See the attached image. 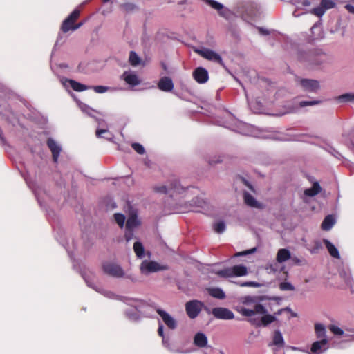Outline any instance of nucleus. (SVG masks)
I'll use <instances>...</instances> for the list:
<instances>
[{"label": "nucleus", "instance_id": "obj_35", "mask_svg": "<svg viewBox=\"0 0 354 354\" xmlns=\"http://www.w3.org/2000/svg\"><path fill=\"white\" fill-rule=\"evenodd\" d=\"M129 62L133 66H137L140 63V58L134 51H131L129 53Z\"/></svg>", "mask_w": 354, "mask_h": 354}, {"label": "nucleus", "instance_id": "obj_42", "mask_svg": "<svg viewBox=\"0 0 354 354\" xmlns=\"http://www.w3.org/2000/svg\"><path fill=\"white\" fill-rule=\"evenodd\" d=\"M131 147L138 154L142 155L145 152V150L143 146L142 145H140V143H137V142L133 143L131 145Z\"/></svg>", "mask_w": 354, "mask_h": 354}, {"label": "nucleus", "instance_id": "obj_59", "mask_svg": "<svg viewBox=\"0 0 354 354\" xmlns=\"http://www.w3.org/2000/svg\"><path fill=\"white\" fill-rule=\"evenodd\" d=\"M321 101L313 100H311V106L318 104Z\"/></svg>", "mask_w": 354, "mask_h": 354}, {"label": "nucleus", "instance_id": "obj_8", "mask_svg": "<svg viewBox=\"0 0 354 354\" xmlns=\"http://www.w3.org/2000/svg\"><path fill=\"white\" fill-rule=\"evenodd\" d=\"M204 306V304L199 300H192L185 304V310L190 319H194L198 316Z\"/></svg>", "mask_w": 354, "mask_h": 354}, {"label": "nucleus", "instance_id": "obj_39", "mask_svg": "<svg viewBox=\"0 0 354 354\" xmlns=\"http://www.w3.org/2000/svg\"><path fill=\"white\" fill-rule=\"evenodd\" d=\"M243 304L250 305V304H257V297L252 296H245L241 297V299Z\"/></svg>", "mask_w": 354, "mask_h": 354}, {"label": "nucleus", "instance_id": "obj_5", "mask_svg": "<svg viewBox=\"0 0 354 354\" xmlns=\"http://www.w3.org/2000/svg\"><path fill=\"white\" fill-rule=\"evenodd\" d=\"M248 274V268L243 265H236L217 271L216 274L221 277H243Z\"/></svg>", "mask_w": 354, "mask_h": 354}, {"label": "nucleus", "instance_id": "obj_11", "mask_svg": "<svg viewBox=\"0 0 354 354\" xmlns=\"http://www.w3.org/2000/svg\"><path fill=\"white\" fill-rule=\"evenodd\" d=\"M239 12L245 20H248L257 17L258 9L254 3L248 2L239 8Z\"/></svg>", "mask_w": 354, "mask_h": 354}, {"label": "nucleus", "instance_id": "obj_24", "mask_svg": "<svg viewBox=\"0 0 354 354\" xmlns=\"http://www.w3.org/2000/svg\"><path fill=\"white\" fill-rule=\"evenodd\" d=\"M336 223V219L332 214L327 215L322 223L321 227L324 231L330 230Z\"/></svg>", "mask_w": 354, "mask_h": 354}, {"label": "nucleus", "instance_id": "obj_56", "mask_svg": "<svg viewBox=\"0 0 354 354\" xmlns=\"http://www.w3.org/2000/svg\"><path fill=\"white\" fill-rule=\"evenodd\" d=\"M290 259L295 264H298L300 262V260L298 259L297 257H291V259Z\"/></svg>", "mask_w": 354, "mask_h": 354}, {"label": "nucleus", "instance_id": "obj_23", "mask_svg": "<svg viewBox=\"0 0 354 354\" xmlns=\"http://www.w3.org/2000/svg\"><path fill=\"white\" fill-rule=\"evenodd\" d=\"M323 243L332 257L337 259H340L339 250L332 242L326 239H324Z\"/></svg>", "mask_w": 354, "mask_h": 354}, {"label": "nucleus", "instance_id": "obj_44", "mask_svg": "<svg viewBox=\"0 0 354 354\" xmlns=\"http://www.w3.org/2000/svg\"><path fill=\"white\" fill-rule=\"evenodd\" d=\"M320 88L319 82L317 80H311V93L316 92Z\"/></svg>", "mask_w": 354, "mask_h": 354}, {"label": "nucleus", "instance_id": "obj_61", "mask_svg": "<svg viewBox=\"0 0 354 354\" xmlns=\"http://www.w3.org/2000/svg\"><path fill=\"white\" fill-rule=\"evenodd\" d=\"M312 139H313V136H311V142H310V144H311V145H317V143H316L315 141L312 140Z\"/></svg>", "mask_w": 354, "mask_h": 354}, {"label": "nucleus", "instance_id": "obj_32", "mask_svg": "<svg viewBox=\"0 0 354 354\" xmlns=\"http://www.w3.org/2000/svg\"><path fill=\"white\" fill-rule=\"evenodd\" d=\"M273 344L279 348H282L284 346L283 338L281 332L279 330H276L274 333Z\"/></svg>", "mask_w": 354, "mask_h": 354}, {"label": "nucleus", "instance_id": "obj_45", "mask_svg": "<svg viewBox=\"0 0 354 354\" xmlns=\"http://www.w3.org/2000/svg\"><path fill=\"white\" fill-rule=\"evenodd\" d=\"M240 286H242V287L247 286V287L257 288V287L260 286V284L259 283H257V282H255V281H247V282H244V283H241Z\"/></svg>", "mask_w": 354, "mask_h": 354}, {"label": "nucleus", "instance_id": "obj_19", "mask_svg": "<svg viewBox=\"0 0 354 354\" xmlns=\"http://www.w3.org/2000/svg\"><path fill=\"white\" fill-rule=\"evenodd\" d=\"M243 200L244 203L250 207H254L259 209H263L265 208L264 204L258 202L252 195L247 192L243 193Z\"/></svg>", "mask_w": 354, "mask_h": 354}, {"label": "nucleus", "instance_id": "obj_3", "mask_svg": "<svg viewBox=\"0 0 354 354\" xmlns=\"http://www.w3.org/2000/svg\"><path fill=\"white\" fill-rule=\"evenodd\" d=\"M328 328L333 335L329 339L331 348L344 349L349 346L351 342L354 341V333L348 329L343 330L335 324H330Z\"/></svg>", "mask_w": 354, "mask_h": 354}, {"label": "nucleus", "instance_id": "obj_15", "mask_svg": "<svg viewBox=\"0 0 354 354\" xmlns=\"http://www.w3.org/2000/svg\"><path fill=\"white\" fill-rule=\"evenodd\" d=\"M296 3V8L293 12L295 17H300L304 14H307L309 11L308 7L310 2L308 0H295Z\"/></svg>", "mask_w": 354, "mask_h": 354}, {"label": "nucleus", "instance_id": "obj_37", "mask_svg": "<svg viewBox=\"0 0 354 354\" xmlns=\"http://www.w3.org/2000/svg\"><path fill=\"white\" fill-rule=\"evenodd\" d=\"M327 152H328L330 154L335 157L336 158L341 160L343 157L342 154L337 151L336 149H335L333 147L326 145L324 147H322Z\"/></svg>", "mask_w": 354, "mask_h": 354}, {"label": "nucleus", "instance_id": "obj_17", "mask_svg": "<svg viewBox=\"0 0 354 354\" xmlns=\"http://www.w3.org/2000/svg\"><path fill=\"white\" fill-rule=\"evenodd\" d=\"M199 55H201L203 57L210 60L214 61L215 62H217L221 65H223V60L221 57L215 53L214 51L210 50V49H203L201 50H199L198 52Z\"/></svg>", "mask_w": 354, "mask_h": 354}, {"label": "nucleus", "instance_id": "obj_16", "mask_svg": "<svg viewBox=\"0 0 354 354\" xmlns=\"http://www.w3.org/2000/svg\"><path fill=\"white\" fill-rule=\"evenodd\" d=\"M156 312L169 329L174 330L176 328V320L169 313L160 308L156 309Z\"/></svg>", "mask_w": 354, "mask_h": 354}, {"label": "nucleus", "instance_id": "obj_46", "mask_svg": "<svg viewBox=\"0 0 354 354\" xmlns=\"http://www.w3.org/2000/svg\"><path fill=\"white\" fill-rule=\"evenodd\" d=\"M95 92L98 93H103L108 90V87L104 86H95L93 87Z\"/></svg>", "mask_w": 354, "mask_h": 354}, {"label": "nucleus", "instance_id": "obj_47", "mask_svg": "<svg viewBox=\"0 0 354 354\" xmlns=\"http://www.w3.org/2000/svg\"><path fill=\"white\" fill-rule=\"evenodd\" d=\"M133 229H127L126 228L124 238L127 242L129 241L133 236Z\"/></svg>", "mask_w": 354, "mask_h": 354}, {"label": "nucleus", "instance_id": "obj_50", "mask_svg": "<svg viewBox=\"0 0 354 354\" xmlns=\"http://www.w3.org/2000/svg\"><path fill=\"white\" fill-rule=\"evenodd\" d=\"M310 136L308 134L299 135L297 140L302 142H308Z\"/></svg>", "mask_w": 354, "mask_h": 354}, {"label": "nucleus", "instance_id": "obj_33", "mask_svg": "<svg viewBox=\"0 0 354 354\" xmlns=\"http://www.w3.org/2000/svg\"><path fill=\"white\" fill-rule=\"evenodd\" d=\"M133 250L136 256L138 258H142L144 257L145 249L142 244L140 242L136 241L134 243Z\"/></svg>", "mask_w": 354, "mask_h": 354}, {"label": "nucleus", "instance_id": "obj_64", "mask_svg": "<svg viewBox=\"0 0 354 354\" xmlns=\"http://www.w3.org/2000/svg\"><path fill=\"white\" fill-rule=\"evenodd\" d=\"M351 6H347V7H348V10H349V11H351V9H352V8H351Z\"/></svg>", "mask_w": 354, "mask_h": 354}, {"label": "nucleus", "instance_id": "obj_13", "mask_svg": "<svg viewBox=\"0 0 354 354\" xmlns=\"http://www.w3.org/2000/svg\"><path fill=\"white\" fill-rule=\"evenodd\" d=\"M104 272L114 277H122L124 274L122 268L114 263L106 262L102 266Z\"/></svg>", "mask_w": 354, "mask_h": 354}, {"label": "nucleus", "instance_id": "obj_52", "mask_svg": "<svg viewBox=\"0 0 354 354\" xmlns=\"http://www.w3.org/2000/svg\"><path fill=\"white\" fill-rule=\"evenodd\" d=\"M158 333L159 336L164 337V331H163V326L161 324H159L158 328Z\"/></svg>", "mask_w": 354, "mask_h": 354}, {"label": "nucleus", "instance_id": "obj_40", "mask_svg": "<svg viewBox=\"0 0 354 354\" xmlns=\"http://www.w3.org/2000/svg\"><path fill=\"white\" fill-rule=\"evenodd\" d=\"M214 230L217 233H222L225 230V225L224 222L220 221L214 224Z\"/></svg>", "mask_w": 354, "mask_h": 354}, {"label": "nucleus", "instance_id": "obj_43", "mask_svg": "<svg viewBox=\"0 0 354 354\" xmlns=\"http://www.w3.org/2000/svg\"><path fill=\"white\" fill-rule=\"evenodd\" d=\"M279 288L281 290H283V291L293 290L294 286L288 282H282L279 285Z\"/></svg>", "mask_w": 354, "mask_h": 354}, {"label": "nucleus", "instance_id": "obj_58", "mask_svg": "<svg viewBox=\"0 0 354 354\" xmlns=\"http://www.w3.org/2000/svg\"><path fill=\"white\" fill-rule=\"evenodd\" d=\"M304 194L306 196H310V188L305 189Z\"/></svg>", "mask_w": 354, "mask_h": 354}, {"label": "nucleus", "instance_id": "obj_54", "mask_svg": "<svg viewBox=\"0 0 354 354\" xmlns=\"http://www.w3.org/2000/svg\"><path fill=\"white\" fill-rule=\"evenodd\" d=\"M106 131H107V130H105V129H97L96 136L97 137H101L102 134Z\"/></svg>", "mask_w": 354, "mask_h": 354}, {"label": "nucleus", "instance_id": "obj_22", "mask_svg": "<svg viewBox=\"0 0 354 354\" xmlns=\"http://www.w3.org/2000/svg\"><path fill=\"white\" fill-rule=\"evenodd\" d=\"M47 145L52 153L53 161L57 162L61 152L60 147L58 146L56 142L52 138L47 140Z\"/></svg>", "mask_w": 354, "mask_h": 354}, {"label": "nucleus", "instance_id": "obj_9", "mask_svg": "<svg viewBox=\"0 0 354 354\" xmlns=\"http://www.w3.org/2000/svg\"><path fill=\"white\" fill-rule=\"evenodd\" d=\"M80 11L78 9H75L62 22L61 26V30L64 33H66L70 30H73L75 23L79 18Z\"/></svg>", "mask_w": 354, "mask_h": 354}, {"label": "nucleus", "instance_id": "obj_31", "mask_svg": "<svg viewBox=\"0 0 354 354\" xmlns=\"http://www.w3.org/2000/svg\"><path fill=\"white\" fill-rule=\"evenodd\" d=\"M140 225V222L138 220L136 214H131L126 222L127 229H134Z\"/></svg>", "mask_w": 354, "mask_h": 354}, {"label": "nucleus", "instance_id": "obj_62", "mask_svg": "<svg viewBox=\"0 0 354 354\" xmlns=\"http://www.w3.org/2000/svg\"><path fill=\"white\" fill-rule=\"evenodd\" d=\"M315 244L317 245V247L318 248L319 246H321V243L318 241L315 242Z\"/></svg>", "mask_w": 354, "mask_h": 354}, {"label": "nucleus", "instance_id": "obj_53", "mask_svg": "<svg viewBox=\"0 0 354 354\" xmlns=\"http://www.w3.org/2000/svg\"><path fill=\"white\" fill-rule=\"evenodd\" d=\"M299 105L300 108L310 106V101H300L299 102Z\"/></svg>", "mask_w": 354, "mask_h": 354}, {"label": "nucleus", "instance_id": "obj_20", "mask_svg": "<svg viewBox=\"0 0 354 354\" xmlns=\"http://www.w3.org/2000/svg\"><path fill=\"white\" fill-rule=\"evenodd\" d=\"M158 88L164 92H170L174 88V83L169 77H163L158 83Z\"/></svg>", "mask_w": 354, "mask_h": 354}, {"label": "nucleus", "instance_id": "obj_10", "mask_svg": "<svg viewBox=\"0 0 354 354\" xmlns=\"http://www.w3.org/2000/svg\"><path fill=\"white\" fill-rule=\"evenodd\" d=\"M331 348L329 339H319L311 344V354H324Z\"/></svg>", "mask_w": 354, "mask_h": 354}, {"label": "nucleus", "instance_id": "obj_28", "mask_svg": "<svg viewBox=\"0 0 354 354\" xmlns=\"http://www.w3.org/2000/svg\"><path fill=\"white\" fill-rule=\"evenodd\" d=\"M208 294L214 298L223 299L225 298V294L220 288H207Z\"/></svg>", "mask_w": 354, "mask_h": 354}, {"label": "nucleus", "instance_id": "obj_4", "mask_svg": "<svg viewBox=\"0 0 354 354\" xmlns=\"http://www.w3.org/2000/svg\"><path fill=\"white\" fill-rule=\"evenodd\" d=\"M330 62V57L322 49H311V70L321 69Z\"/></svg>", "mask_w": 354, "mask_h": 354}, {"label": "nucleus", "instance_id": "obj_38", "mask_svg": "<svg viewBox=\"0 0 354 354\" xmlns=\"http://www.w3.org/2000/svg\"><path fill=\"white\" fill-rule=\"evenodd\" d=\"M113 216L116 223L120 226V228H122L124 227L126 219L124 215L120 213H116L114 214Z\"/></svg>", "mask_w": 354, "mask_h": 354}, {"label": "nucleus", "instance_id": "obj_30", "mask_svg": "<svg viewBox=\"0 0 354 354\" xmlns=\"http://www.w3.org/2000/svg\"><path fill=\"white\" fill-rule=\"evenodd\" d=\"M120 8L124 13H131L138 10L137 5L133 3L127 2L120 5Z\"/></svg>", "mask_w": 354, "mask_h": 354}, {"label": "nucleus", "instance_id": "obj_6", "mask_svg": "<svg viewBox=\"0 0 354 354\" xmlns=\"http://www.w3.org/2000/svg\"><path fill=\"white\" fill-rule=\"evenodd\" d=\"M311 210H315L317 207L313 205V203L316 199V196L319 195L318 198L320 199L319 201V207L323 205L324 201L327 198L326 192L324 189L319 183L317 180L312 181L311 180Z\"/></svg>", "mask_w": 354, "mask_h": 354}, {"label": "nucleus", "instance_id": "obj_41", "mask_svg": "<svg viewBox=\"0 0 354 354\" xmlns=\"http://www.w3.org/2000/svg\"><path fill=\"white\" fill-rule=\"evenodd\" d=\"M207 3L212 8L218 11L223 8V4L214 0H207Z\"/></svg>", "mask_w": 354, "mask_h": 354}, {"label": "nucleus", "instance_id": "obj_1", "mask_svg": "<svg viewBox=\"0 0 354 354\" xmlns=\"http://www.w3.org/2000/svg\"><path fill=\"white\" fill-rule=\"evenodd\" d=\"M236 310L243 316L250 317L255 315H263L260 321H258L256 319H249L248 322L256 326H267L270 324L272 323L276 320V317L273 315L267 314V309L261 304H257L254 305V308L252 309L246 308L243 306H239L236 308Z\"/></svg>", "mask_w": 354, "mask_h": 354}, {"label": "nucleus", "instance_id": "obj_26", "mask_svg": "<svg viewBox=\"0 0 354 354\" xmlns=\"http://www.w3.org/2000/svg\"><path fill=\"white\" fill-rule=\"evenodd\" d=\"M290 259H291V254L288 249L282 248L278 250L276 257L278 263H283Z\"/></svg>", "mask_w": 354, "mask_h": 354}, {"label": "nucleus", "instance_id": "obj_63", "mask_svg": "<svg viewBox=\"0 0 354 354\" xmlns=\"http://www.w3.org/2000/svg\"><path fill=\"white\" fill-rule=\"evenodd\" d=\"M351 6H347V7H348V10H349V11H351V9H352V8H351Z\"/></svg>", "mask_w": 354, "mask_h": 354}, {"label": "nucleus", "instance_id": "obj_60", "mask_svg": "<svg viewBox=\"0 0 354 354\" xmlns=\"http://www.w3.org/2000/svg\"><path fill=\"white\" fill-rule=\"evenodd\" d=\"M243 181L244 182V184L248 186L250 189H252V186L251 185L249 184V183L245 180V179H243Z\"/></svg>", "mask_w": 354, "mask_h": 354}, {"label": "nucleus", "instance_id": "obj_21", "mask_svg": "<svg viewBox=\"0 0 354 354\" xmlns=\"http://www.w3.org/2000/svg\"><path fill=\"white\" fill-rule=\"evenodd\" d=\"M122 77L127 84L131 86H138L141 82L136 74L127 71L123 73Z\"/></svg>", "mask_w": 354, "mask_h": 354}, {"label": "nucleus", "instance_id": "obj_57", "mask_svg": "<svg viewBox=\"0 0 354 354\" xmlns=\"http://www.w3.org/2000/svg\"><path fill=\"white\" fill-rule=\"evenodd\" d=\"M259 32L263 35H268L269 34V32L266 30H264L263 28H260L259 29Z\"/></svg>", "mask_w": 354, "mask_h": 354}, {"label": "nucleus", "instance_id": "obj_48", "mask_svg": "<svg viewBox=\"0 0 354 354\" xmlns=\"http://www.w3.org/2000/svg\"><path fill=\"white\" fill-rule=\"evenodd\" d=\"M300 84L304 88H308L310 87V80L309 79H301V80H300Z\"/></svg>", "mask_w": 354, "mask_h": 354}, {"label": "nucleus", "instance_id": "obj_2", "mask_svg": "<svg viewBox=\"0 0 354 354\" xmlns=\"http://www.w3.org/2000/svg\"><path fill=\"white\" fill-rule=\"evenodd\" d=\"M337 6L336 0H320V3L317 6L311 9V14L319 17L318 22L315 23L311 27V40H317L324 37V32L320 27L322 24L321 18L330 9L335 8Z\"/></svg>", "mask_w": 354, "mask_h": 354}, {"label": "nucleus", "instance_id": "obj_36", "mask_svg": "<svg viewBox=\"0 0 354 354\" xmlns=\"http://www.w3.org/2000/svg\"><path fill=\"white\" fill-rule=\"evenodd\" d=\"M336 100L339 102H354V93H348L341 95Z\"/></svg>", "mask_w": 354, "mask_h": 354}, {"label": "nucleus", "instance_id": "obj_51", "mask_svg": "<svg viewBox=\"0 0 354 354\" xmlns=\"http://www.w3.org/2000/svg\"><path fill=\"white\" fill-rule=\"evenodd\" d=\"M221 159L220 157H218V158H214L213 159H211V160H208V162L210 165H213L214 164H216V163H219V162H221Z\"/></svg>", "mask_w": 354, "mask_h": 354}, {"label": "nucleus", "instance_id": "obj_25", "mask_svg": "<svg viewBox=\"0 0 354 354\" xmlns=\"http://www.w3.org/2000/svg\"><path fill=\"white\" fill-rule=\"evenodd\" d=\"M315 333L317 340L328 339L326 335V328L322 324L316 323L315 324Z\"/></svg>", "mask_w": 354, "mask_h": 354}, {"label": "nucleus", "instance_id": "obj_49", "mask_svg": "<svg viewBox=\"0 0 354 354\" xmlns=\"http://www.w3.org/2000/svg\"><path fill=\"white\" fill-rule=\"evenodd\" d=\"M255 250H256V248H252V249L248 250H245V251H243L241 252H239V253L236 254V256L247 255V254L253 253Z\"/></svg>", "mask_w": 354, "mask_h": 354}, {"label": "nucleus", "instance_id": "obj_12", "mask_svg": "<svg viewBox=\"0 0 354 354\" xmlns=\"http://www.w3.org/2000/svg\"><path fill=\"white\" fill-rule=\"evenodd\" d=\"M166 269V266H161L157 262L153 261H144L142 262L140 265V270L142 274L156 272Z\"/></svg>", "mask_w": 354, "mask_h": 354}, {"label": "nucleus", "instance_id": "obj_18", "mask_svg": "<svg viewBox=\"0 0 354 354\" xmlns=\"http://www.w3.org/2000/svg\"><path fill=\"white\" fill-rule=\"evenodd\" d=\"M193 77L198 83L204 84L209 79L208 72L203 67H198L193 72Z\"/></svg>", "mask_w": 354, "mask_h": 354}, {"label": "nucleus", "instance_id": "obj_34", "mask_svg": "<svg viewBox=\"0 0 354 354\" xmlns=\"http://www.w3.org/2000/svg\"><path fill=\"white\" fill-rule=\"evenodd\" d=\"M69 83L71 88L75 91L81 92L87 89V86L86 85L77 82L75 80H70Z\"/></svg>", "mask_w": 354, "mask_h": 354}, {"label": "nucleus", "instance_id": "obj_55", "mask_svg": "<svg viewBox=\"0 0 354 354\" xmlns=\"http://www.w3.org/2000/svg\"><path fill=\"white\" fill-rule=\"evenodd\" d=\"M83 25V23L82 22H80L77 24H75V26H73V30H75L78 28H80Z\"/></svg>", "mask_w": 354, "mask_h": 354}, {"label": "nucleus", "instance_id": "obj_14", "mask_svg": "<svg viewBox=\"0 0 354 354\" xmlns=\"http://www.w3.org/2000/svg\"><path fill=\"white\" fill-rule=\"evenodd\" d=\"M214 317L219 319L230 320L234 318V315L232 310L224 307H216L212 310Z\"/></svg>", "mask_w": 354, "mask_h": 354}, {"label": "nucleus", "instance_id": "obj_7", "mask_svg": "<svg viewBox=\"0 0 354 354\" xmlns=\"http://www.w3.org/2000/svg\"><path fill=\"white\" fill-rule=\"evenodd\" d=\"M153 190L156 193L169 194L171 196L174 194H180L183 190V187L180 185L178 180H175L171 183L169 186L157 185L153 187Z\"/></svg>", "mask_w": 354, "mask_h": 354}, {"label": "nucleus", "instance_id": "obj_29", "mask_svg": "<svg viewBox=\"0 0 354 354\" xmlns=\"http://www.w3.org/2000/svg\"><path fill=\"white\" fill-rule=\"evenodd\" d=\"M340 277L344 280L346 285H351L352 282L351 274L349 268H342L339 270Z\"/></svg>", "mask_w": 354, "mask_h": 354}, {"label": "nucleus", "instance_id": "obj_27", "mask_svg": "<svg viewBox=\"0 0 354 354\" xmlns=\"http://www.w3.org/2000/svg\"><path fill=\"white\" fill-rule=\"evenodd\" d=\"M194 343L196 346L203 348L207 344V338L205 334L202 333H198L194 336Z\"/></svg>", "mask_w": 354, "mask_h": 354}]
</instances>
